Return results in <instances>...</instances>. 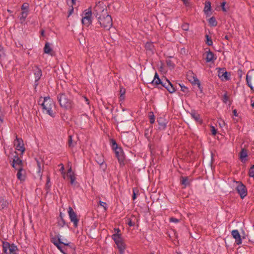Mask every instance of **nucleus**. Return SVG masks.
<instances>
[{
  "instance_id": "8fccbe9b",
  "label": "nucleus",
  "mask_w": 254,
  "mask_h": 254,
  "mask_svg": "<svg viewBox=\"0 0 254 254\" xmlns=\"http://www.w3.org/2000/svg\"><path fill=\"white\" fill-rule=\"evenodd\" d=\"M99 204L101 206H103L105 210H106L107 209V204L106 202L100 201Z\"/></svg>"
},
{
  "instance_id": "39448f33",
  "label": "nucleus",
  "mask_w": 254,
  "mask_h": 254,
  "mask_svg": "<svg viewBox=\"0 0 254 254\" xmlns=\"http://www.w3.org/2000/svg\"><path fill=\"white\" fill-rule=\"evenodd\" d=\"M112 238L114 240L116 244L119 249L120 252L123 254L125 250V245L121 238V234L115 233L112 235Z\"/></svg>"
},
{
  "instance_id": "6ab92c4d",
  "label": "nucleus",
  "mask_w": 254,
  "mask_h": 254,
  "mask_svg": "<svg viewBox=\"0 0 254 254\" xmlns=\"http://www.w3.org/2000/svg\"><path fill=\"white\" fill-rule=\"evenodd\" d=\"M206 61L207 63L213 62L214 60L216 59L214 58V55L213 53L210 51V50H209L208 51L206 52Z\"/></svg>"
},
{
  "instance_id": "052dcab7",
  "label": "nucleus",
  "mask_w": 254,
  "mask_h": 254,
  "mask_svg": "<svg viewBox=\"0 0 254 254\" xmlns=\"http://www.w3.org/2000/svg\"><path fill=\"white\" fill-rule=\"evenodd\" d=\"M183 1L184 4L186 6H189L190 5V0H182Z\"/></svg>"
},
{
  "instance_id": "c85d7f7f",
  "label": "nucleus",
  "mask_w": 254,
  "mask_h": 254,
  "mask_svg": "<svg viewBox=\"0 0 254 254\" xmlns=\"http://www.w3.org/2000/svg\"><path fill=\"white\" fill-rule=\"evenodd\" d=\"M248 156L247 155V150L244 148H243L241 150V151L240 153V158L242 160V161L243 160V159L246 158Z\"/></svg>"
},
{
  "instance_id": "a878e982",
  "label": "nucleus",
  "mask_w": 254,
  "mask_h": 254,
  "mask_svg": "<svg viewBox=\"0 0 254 254\" xmlns=\"http://www.w3.org/2000/svg\"><path fill=\"white\" fill-rule=\"evenodd\" d=\"M28 12V11H23L21 13V16L19 18L20 22L21 23H23L25 21V19L27 16Z\"/></svg>"
},
{
  "instance_id": "bb28decb",
  "label": "nucleus",
  "mask_w": 254,
  "mask_h": 254,
  "mask_svg": "<svg viewBox=\"0 0 254 254\" xmlns=\"http://www.w3.org/2000/svg\"><path fill=\"white\" fill-rule=\"evenodd\" d=\"M211 9V2L209 1H205V7L204 8V12L205 14H207L208 12L210 11Z\"/></svg>"
},
{
  "instance_id": "09e8293b",
  "label": "nucleus",
  "mask_w": 254,
  "mask_h": 254,
  "mask_svg": "<svg viewBox=\"0 0 254 254\" xmlns=\"http://www.w3.org/2000/svg\"><path fill=\"white\" fill-rule=\"evenodd\" d=\"M111 142L112 143V147L114 149L119 148L117 143L114 139H112Z\"/></svg>"
},
{
  "instance_id": "e433bc0d",
  "label": "nucleus",
  "mask_w": 254,
  "mask_h": 254,
  "mask_svg": "<svg viewBox=\"0 0 254 254\" xmlns=\"http://www.w3.org/2000/svg\"><path fill=\"white\" fill-rule=\"evenodd\" d=\"M149 117L150 124H153L155 122V117L152 112H150L149 113Z\"/></svg>"
},
{
  "instance_id": "f8f14e48",
  "label": "nucleus",
  "mask_w": 254,
  "mask_h": 254,
  "mask_svg": "<svg viewBox=\"0 0 254 254\" xmlns=\"http://www.w3.org/2000/svg\"><path fill=\"white\" fill-rule=\"evenodd\" d=\"M233 187L235 190H246V187L242 183L239 182H234Z\"/></svg>"
},
{
  "instance_id": "6e6552de",
  "label": "nucleus",
  "mask_w": 254,
  "mask_h": 254,
  "mask_svg": "<svg viewBox=\"0 0 254 254\" xmlns=\"http://www.w3.org/2000/svg\"><path fill=\"white\" fill-rule=\"evenodd\" d=\"M14 145L16 146V149L20 151L23 153L25 151L24 144L22 138H19L16 136V139L14 141Z\"/></svg>"
},
{
  "instance_id": "f704fd0d",
  "label": "nucleus",
  "mask_w": 254,
  "mask_h": 254,
  "mask_svg": "<svg viewBox=\"0 0 254 254\" xmlns=\"http://www.w3.org/2000/svg\"><path fill=\"white\" fill-rule=\"evenodd\" d=\"M120 98L121 100H124L125 99V94L126 93V89L124 88L123 87H120Z\"/></svg>"
},
{
  "instance_id": "72a5a7b5",
  "label": "nucleus",
  "mask_w": 254,
  "mask_h": 254,
  "mask_svg": "<svg viewBox=\"0 0 254 254\" xmlns=\"http://www.w3.org/2000/svg\"><path fill=\"white\" fill-rule=\"evenodd\" d=\"M65 225H66L67 227H68V224L66 223L64 219V218H62V219L58 220V226L60 227H63Z\"/></svg>"
},
{
  "instance_id": "37998d69",
  "label": "nucleus",
  "mask_w": 254,
  "mask_h": 254,
  "mask_svg": "<svg viewBox=\"0 0 254 254\" xmlns=\"http://www.w3.org/2000/svg\"><path fill=\"white\" fill-rule=\"evenodd\" d=\"M62 244L64 245V246H68L71 249H72L74 250H75V247L74 246V245L70 242L67 243H64V242H63Z\"/></svg>"
},
{
  "instance_id": "4be33fe9",
  "label": "nucleus",
  "mask_w": 254,
  "mask_h": 254,
  "mask_svg": "<svg viewBox=\"0 0 254 254\" xmlns=\"http://www.w3.org/2000/svg\"><path fill=\"white\" fill-rule=\"evenodd\" d=\"M181 184L184 185L185 187L190 185V180L189 179L188 177H181Z\"/></svg>"
},
{
  "instance_id": "ea45409f",
  "label": "nucleus",
  "mask_w": 254,
  "mask_h": 254,
  "mask_svg": "<svg viewBox=\"0 0 254 254\" xmlns=\"http://www.w3.org/2000/svg\"><path fill=\"white\" fill-rule=\"evenodd\" d=\"M29 8V4L28 3L25 2L21 6V9L23 11H28Z\"/></svg>"
},
{
  "instance_id": "ddd939ff",
  "label": "nucleus",
  "mask_w": 254,
  "mask_h": 254,
  "mask_svg": "<svg viewBox=\"0 0 254 254\" xmlns=\"http://www.w3.org/2000/svg\"><path fill=\"white\" fill-rule=\"evenodd\" d=\"M251 80H252L254 83V72L248 73L246 76V81L247 84L249 87H250V88L253 90V87L252 86L251 82Z\"/></svg>"
},
{
  "instance_id": "423d86ee",
  "label": "nucleus",
  "mask_w": 254,
  "mask_h": 254,
  "mask_svg": "<svg viewBox=\"0 0 254 254\" xmlns=\"http://www.w3.org/2000/svg\"><path fill=\"white\" fill-rule=\"evenodd\" d=\"M68 213L70 221L73 223L74 227H77L79 221V219L77 218L76 213L74 211L72 208L70 206H69L68 208Z\"/></svg>"
},
{
  "instance_id": "b1692460",
  "label": "nucleus",
  "mask_w": 254,
  "mask_h": 254,
  "mask_svg": "<svg viewBox=\"0 0 254 254\" xmlns=\"http://www.w3.org/2000/svg\"><path fill=\"white\" fill-rule=\"evenodd\" d=\"M145 48L147 51H148L151 54L153 53L154 45L152 42H147L145 45Z\"/></svg>"
},
{
  "instance_id": "2f4dec72",
  "label": "nucleus",
  "mask_w": 254,
  "mask_h": 254,
  "mask_svg": "<svg viewBox=\"0 0 254 254\" xmlns=\"http://www.w3.org/2000/svg\"><path fill=\"white\" fill-rule=\"evenodd\" d=\"M209 23L211 26H216L217 25V22L213 16L209 18Z\"/></svg>"
},
{
  "instance_id": "de8ad7c7",
  "label": "nucleus",
  "mask_w": 254,
  "mask_h": 254,
  "mask_svg": "<svg viewBox=\"0 0 254 254\" xmlns=\"http://www.w3.org/2000/svg\"><path fill=\"white\" fill-rule=\"evenodd\" d=\"M182 29L185 31H188L189 28V25L188 23H184L182 25Z\"/></svg>"
},
{
  "instance_id": "cd10ccee",
  "label": "nucleus",
  "mask_w": 254,
  "mask_h": 254,
  "mask_svg": "<svg viewBox=\"0 0 254 254\" xmlns=\"http://www.w3.org/2000/svg\"><path fill=\"white\" fill-rule=\"evenodd\" d=\"M191 117L197 122L199 123H202V120L200 119V115L196 113H191Z\"/></svg>"
},
{
  "instance_id": "79ce46f5",
  "label": "nucleus",
  "mask_w": 254,
  "mask_h": 254,
  "mask_svg": "<svg viewBox=\"0 0 254 254\" xmlns=\"http://www.w3.org/2000/svg\"><path fill=\"white\" fill-rule=\"evenodd\" d=\"M237 193L240 195L241 198L243 199L248 194V191H237Z\"/></svg>"
},
{
  "instance_id": "49530a36",
  "label": "nucleus",
  "mask_w": 254,
  "mask_h": 254,
  "mask_svg": "<svg viewBox=\"0 0 254 254\" xmlns=\"http://www.w3.org/2000/svg\"><path fill=\"white\" fill-rule=\"evenodd\" d=\"M74 145V144L72 142V136L71 135H69L68 139V146L69 147H73Z\"/></svg>"
},
{
  "instance_id": "7c9ffc66",
  "label": "nucleus",
  "mask_w": 254,
  "mask_h": 254,
  "mask_svg": "<svg viewBox=\"0 0 254 254\" xmlns=\"http://www.w3.org/2000/svg\"><path fill=\"white\" fill-rule=\"evenodd\" d=\"M166 63L170 69H172L174 68L175 64L170 59H166Z\"/></svg>"
},
{
  "instance_id": "412c9836",
  "label": "nucleus",
  "mask_w": 254,
  "mask_h": 254,
  "mask_svg": "<svg viewBox=\"0 0 254 254\" xmlns=\"http://www.w3.org/2000/svg\"><path fill=\"white\" fill-rule=\"evenodd\" d=\"M126 110L125 108L123 109V111L124 112ZM128 116L126 113L124 112H122L120 113L119 118L118 121H120L121 123L124 122L125 120H126L128 118Z\"/></svg>"
},
{
  "instance_id": "5701e85b",
  "label": "nucleus",
  "mask_w": 254,
  "mask_h": 254,
  "mask_svg": "<svg viewBox=\"0 0 254 254\" xmlns=\"http://www.w3.org/2000/svg\"><path fill=\"white\" fill-rule=\"evenodd\" d=\"M34 75H35V82H37L41 78V76L42 75V71L40 69L36 67V69L34 72Z\"/></svg>"
},
{
  "instance_id": "c756f323",
  "label": "nucleus",
  "mask_w": 254,
  "mask_h": 254,
  "mask_svg": "<svg viewBox=\"0 0 254 254\" xmlns=\"http://www.w3.org/2000/svg\"><path fill=\"white\" fill-rule=\"evenodd\" d=\"M35 160L36 161L37 167H38V170H37L38 176L40 178H41L42 174L41 173V162L39 160H38L37 159H35Z\"/></svg>"
},
{
  "instance_id": "9b49d317",
  "label": "nucleus",
  "mask_w": 254,
  "mask_h": 254,
  "mask_svg": "<svg viewBox=\"0 0 254 254\" xmlns=\"http://www.w3.org/2000/svg\"><path fill=\"white\" fill-rule=\"evenodd\" d=\"M233 237L235 239L236 243L239 245L242 243V238L239 231L237 230H234L231 232Z\"/></svg>"
},
{
  "instance_id": "c9c22d12",
  "label": "nucleus",
  "mask_w": 254,
  "mask_h": 254,
  "mask_svg": "<svg viewBox=\"0 0 254 254\" xmlns=\"http://www.w3.org/2000/svg\"><path fill=\"white\" fill-rule=\"evenodd\" d=\"M166 89L170 93H173L175 91V89L171 83Z\"/></svg>"
},
{
  "instance_id": "4c0bfd02",
  "label": "nucleus",
  "mask_w": 254,
  "mask_h": 254,
  "mask_svg": "<svg viewBox=\"0 0 254 254\" xmlns=\"http://www.w3.org/2000/svg\"><path fill=\"white\" fill-rule=\"evenodd\" d=\"M206 37V43L208 45V46H211L212 45V44H213V42H212V40L211 38L210 37H209L208 35H206L205 36Z\"/></svg>"
},
{
  "instance_id": "864d4df0",
  "label": "nucleus",
  "mask_w": 254,
  "mask_h": 254,
  "mask_svg": "<svg viewBox=\"0 0 254 254\" xmlns=\"http://www.w3.org/2000/svg\"><path fill=\"white\" fill-rule=\"evenodd\" d=\"M229 99V97L227 96V93H226L223 96V101L224 103H226Z\"/></svg>"
},
{
  "instance_id": "4d7b16f0",
  "label": "nucleus",
  "mask_w": 254,
  "mask_h": 254,
  "mask_svg": "<svg viewBox=\"0 0 254 254\" xmlns=\"http://www.w3.org/2000/svg\"><path fill=\"white\" fill-rule=\"evenodd\" d=\"M226 3V2L225 1H224V2H223L221 3V7H222V10H223V11H225V12L227 11V10H226V8H225V5Z\"/></svg>"
},
{
  "instance_id": "58836bf2",
  "label": "nucleus",
  "mask_w": 254,
  "mask_h": 254,
  "mask_svg": "<svg viewBox=\"0 0 254 254\" xmlns=\"http://www.w3.org/2000/svg\"><path fill=\"white\" fill-rule=\"evenodd\" d=\"M181 88V91L184 92L185 94H188L189 92L188 88L184 85H182L179 84Z\"/></svg>"
},
{
  "instance_id": "6e6d98bb",
  "label": "nucleus",
  "mask_w": 254,
  "mask_h": 254,
  "mask_svg": "<svg viewBox=\"0 0 254 254\" xmlns=\"http://www.w3.org/2000/svg\"><path fill=\"white\" fill-rule=\"evenodd\" d=\"M127 224L129 226H133L135 225V223L134 222H132L131 219H128L127 221Z\"/></svg>"
},
{
  "instance_id": "774afa93",
  "label": "nucleus",
  "mask_w": 254,
  "mask_h": 254,
  "mask_svg": "<svg viewBox=\"0 0 254 254\" xmlns=\"http://www.w3.org/2000/svg\"><path fill=\"white\" fill-rule=\"evenodd\" d=\"M233 114L236 117H237L238 116V114H237V110L236 109L234 110L233 111Z\"/></svg>"
},
{
  "instance_id": "0eeeda50",
  "label": "nucleus",
  "mask_w": 254,
  "mask_h": 254,
  "mask_svg": "<svg viewBox=\"0 0 254 254\" xmlns=\"http://www.w3.org/2000/svg\"><path fill=\"white\" fill-rule=\"evenodd\" d=\"M116 157L121 165H124L125 156L122 149L119 147L114 149Z\"/></svg>"
},
{
  "instance_id": "20e7f679",
  "label": "nucleus",
  "mask_w": 254,
  "mask_h": 254,
  "mask_svg": "<svg viewBox=\"0 0 254 254\" xmlns=\"http://www.w3.org/2000/svg\"><path fill=\"white\" fill-rule=\"evenodd\" d=\"M2 251L5 254H17L18 249L14 244H10L7 242L2 241Z\"/></svg>"
},
{
  "instance_id": "a19ab883",
  "label": "nucleus",
  "mask_w": 254,
  "mask_h": 254,
  "mask_svg": "<svg viewBox=\"0 0 254 254\" xmlns=\"http://www.w3.org/2000/svg\"><path fill=\"white\" fill-rule=\"evenodd\" d=\"M171 82L168 79H166L165 81H163L161 85L165 87V88H167V87L170 85Z\"/></svg>"
},
{
  "instance_id": "680f3d73",
  "label": "nucleus",
  "mask_w": 254,
  "mask_h": 254,
  "mask_svg": "<svg viewBox=\"0 0 254 254\" xmlns=\"http://www.w3.org/2000/svg\"><path fill=\"white\" fill-rule=\"evenodd\" d=\"M57 247V248L62 252L63 253V254H65L64 252V251L62 249V247L60 246V244H58V246H56Z\"/></svg>"
},
{
  "instance_id": "5fc2aeb1",
  "label": "nucleus",
  "mask_w": 254,
  "mask_h": 254,
  "mask_svg": "<svg viewBox=\"0 0 254 254\" xmlns=\"http://www.w3.org/2000/svg\"><path fill=\"white\" fill-rule=\"evenodd\" d=\"M144 80L145 82L148 83L153 84L154 83H151V81H152L153 79H152V77L150 78V79H148V76H145L144 77Z\"/></svg>"
},
{
  "instance_id": "4468645a",
  "label": "nucleus",
  "mask_w": 254,
  "mask_h": 254,
  "mask_svg": "<svg viewBox=\"0 0 254 254\" xmlns=\"http://www.w3.org/2000/svg\"><path fill=\"white\" fill-rule=\"evenodd\" d=\"M157 122L159 125V129L161 130L164 129L166 127V120L163 117L158 118Z\"/></svg>"
},
{
  "instance_id": "a18cd8bd",
  "label": "nucleus",
  "mask_w": 254,
  "mask_h": 254,
  "mask_svg": "<svg viewBox=\"0 0 254 254\" xmlns=\"http://www.w3.org/2000/svg\"><path fill=\"white\" fill-rule=\"evenodd\" d=\"M50 177L48 176L47 178V182H46V186H45L46 189L49 190L50 189Z\"/></svg>"
},
{
  "instance_id": "13d9d810",
  "label": "nucleus",
  "mask_w": 254,
  "mask_h": 254,
  "mask_svg": "<svg viewBox=\"0 0 254 254\" xmlns=\"http://www.w3.org/2000/svg\"><path fill=\"white\" fill-rule=\"evenodd\" d=\"M69 174L70 175H74V173L72 172L71 168L70 167L68 170L67 173V177L69 176Z\"/></svg>"
},
{
  "instance_id": "bf43d9fd",
  "label": "nucleus",
  "mask_w": 254,
  "mask_h": 254,
  "mask_svg": "<svg viewBox=\"0 0 254 254\" xmlns=\"http://www.w3.org/2000/svg\"><path fill=\"white\" fill-rule=\"evenodd\" d=\"M211 132L213 135H215L217 133V130L214 127H211Z\"/></svg>"
},
{
  "instance_id": "e2e57ef3",
  "label": "nucleus",
  "mask_w": 254,
  "mask_h": 254,
  "mask_svg": "<svg viewBox=\"0 0 254 254\" xmlns=\"http://www.w3.org/2000/svg\"><path fill=\"white\" fill-rule=\"evenodd\" d=\"M158 78H159V76H158V75L157 73V72H156V73H155V75H154V79L152 80V81H151V83H154V80H155L156 79Z\"/></svg>"
},
{
  "instance_id": "f257e3e1",
  "label": "nucleus",
  "mask_w": 254,
  "mask_h": 254,
  "mask_svg": "<svg viewBox=\"0 0 254 254\" xmlns=\"http://www.w3.org/2000/svg\"><path fill=\"white\" fill-rule=\"evenodd\" d=\"M93 13L101 27L109 30L112 27L113 20L109 14L107 7L102 1H98L94 8Z\"/></svg>"
},
{
  "instance_id": "dca6fc26",
  "label": "nucleus",
  "mask_w": 254,
  "mask_h": 254,
  "mask_svg": "<svg viewBox=\"0 0 254 254\" xmlns=\"http://www.w3.org/2000/svg\"><path fill=\"white\" fill-rule=\"evenodd\" d=\"M16 170H18V172L17 173V178L21 181L24 180V179H25V175H24L25 171L23 169L22 167H18L16 169Z\"/></svg>"
},
{
  "instance_id": "2eb2a0df",
  "label": "nucleus",
  "mask_w": 254,
  "mask_h": 254,
  "mask_svg": "<svg viewBox=\"0 0 254 254\" xmlns=\"http://www.w3.org/2000/svg\"><path fill=\"white\" fill-rule=\"evenodd\" d=\"M44 53L46 54H50L52 56H55V52L53 51V49L50 46V43L46 42L44 48Z\"/></svg>"
},
{
  "instance_id": "0e129e2a",
  "label": "nucleus",
  "mask_w": 254,
  "mask_h": 254,
  "mask_svg": "<svg viewBox=\"0 0 254 254\" xmlns=\"http://www.w3.org/2000/svg\"><path fill=\"white\" fill-rule=\"evenodd\" d=\"M188 79L190 82V79L193 80V78H192L193 77H196L194 75H188Z\"/></svg>"
},
{
  "instance_id": "f03ea898",
  "label": "nucleus",
  "mask_w": 254,
  "mask_h": 254,
  "mask_svg": "<svg viewBox=\"0 0 254 254\" xmlns=\"http://www.w3.org/2000/svg\"><path fill=\"white\" fill-rule=\"evenodd\" d=\"M57 99L60 106L65 110H70L73 107L72 100L65 93H61L57 95Z\"/></svg>"
},
{
  "instance_id": "603ef678",
  "label": "nucleus",
  "mask_w": 254,
  "mask_h": 254,
  "mask_svg": "<svg viewBox=\"0 0 254 254\" xmlns=\"http://www.w3.org/2000/svg\"><path fill=\"white\" fill-rule=\"evenodd\" d=\"M162 82L163 81H161L159 78H158L154 80V83H155V84L158 85L159 84H162Z\"/></svg>"
},
{
  "instance_id": "393cba45",
  "label": "nucleus",
  "mask_w": 254,
  "mask_h": 254,
  "mask_svg": "<svg viewBox=\"0 0 254 254\" xmlns=\"http://www.w3.org/2000/svg\"><path fill=\"white\" fill-rule=\"evenodd\" d=\"M193 80L190 79V82L192 84H197V87H198L199 89L201 92L202 91V87L201 86L200 82L199 80L197 78V77H193Z\"/></svg>"
},
{
  "instance_id": "3c124183",
  "label": "nucleus",
  "mask_w": 254,
  "mask_h": 254,
  "mask_svg": "<svg viewBox=\"0 0 254 254\" xmlns=\"http://www.w3.org/2000/svg\"><path fill=\"white\" fill-rule=\"evenodd\" d=\"M169 221L171 222H174V223H178L179 222V220L174 217H171L169 219Z\"/></svg>"
},
{
  "instance_id": "1a4fd4ad",
  "label": "nucleus",
  "mask_w": 254,
  "mask_h": 254,
  "mask_svg": "<svg viewBox=\"0 0 254 254\" xmlns=\"http://www.w3.org/2000/svg\"><path fill=\"white\" fill-rule=\"evenodd\" d=\"M218 76L222 80H228L230 79V73L226 71L225 68H219Z\"/></svg>"
},
{
  "instance_id": "473e14b6",
  "label": "nucleus",
  "mask_w": 254,
  "mask_h": 254,
  "mask_svg": "<svg viewBox=\"0 0 254 254\" xmlns=\"http://www.w3.org/2000/svg\"><path fill=\"white\" fill-rule=\"evenodd\" d=\"M70 179V183L72 185H75L76 182H75L76 178L75 175H70L69 174V176L67 177Z\"/></svg>"
},
{
  "instance_id": "f3484780",
  "label": "nucleus",
  "mask_w": 254,
  "mask_h": 254,
  "mask_svg": "<svg viewBox=\"0 0 254 254\" xmlns=\"http://www.w3.org/2000/svg\"><path fill=\"white\" fill-rule=\"evenodd\" d=\"M12 166L15 169L17 168L18 167H22V161L19 157L16 156L13 160Z\"/></svg>"
},
{
  "instance_id": "9d476101",
  "label": "nucleus",
  "mask_w": 254,
  "mask_h": 254,
  "mask_svg": "<svg viewBox=\"0 0 254 254\" xmlns=\"http://www.w3.org/2000/svg\"><path fill=\"white\" fill-rule=\"evenodd\" d=\"M92 14L91 11L86 12L85 16L82 19V23L83 24L88 26L92 22L91 15Z\"/></svg>"
},
{
  "instance_id": "a211bd4d",
  "label": "nucleus",
  "mask_w": 254,
  "mask_h": 254,
  "mask_svg": "<svg viewBox=\"0 0 254 254\" xmlns=\"http://www.w3.org/2000/svg\"><path fill=\"white\" fill-rule=\"evenodd\" d=\"M9 203L7 200L2 197H0V210L7 208Z\"/></svg>"
},
{
  "instance_id": "69168bd1",
  "label": "nucleus",
  "mask_w": 254,
  "mask_h": 254,
  "mask_svg": "<svg viewBox=\"0 0 254 254\" xmlns=\"http://www.w3.org/2000/svg\"><path fill=\"white\" fill-rule=\"evenodd\" d=\"M60 166H61V168L60 169V171L63 172L64 169V165L63 164H61L60 165Z\"/></svg>"
},
{
  "instance_id": "7ed1b4c3",
  "label": "nucleus",
  "mask_w": 254,
  "mask_h": 254,
  "mask_svg": "<svg viewBox=\"0 0 254 254\" xmlns=\"http://www.w3.org/2000/svg\"><path fill=\"white\" fill-rule=\"evenodd\" d=\"M41 106L44 111H45L47 114L53 117L55 116V104L50 99V97H46L44 98V101L42 103Z\"/></svg>"
},
{
  "instance_id": "aec40b11",
  "label": "nucleus",
  "mask_w": 254,
  "mask_h": 254,
  "mask_svg": "<svg viewBox=\"0 0 254 254\" xmlns=\"http://www.w3.org/2000/svg\"><path fill=\"white\" fill-rule=\"evenodd\" d=\"M61 237L59 235L56 236L51 238V242L54 244L56 246H58V244H62L63 242L61 241Z\"/></svg>"
},
{
  "instance_id": "c03bdc74",
  "label": "nucleus",
  "mask_w": 254,
  "mask_h": 254,
  "mask_svg": "<svg viewBox=\"0 0 254 254\" xmlns=\"http://www.w3.org/2000/svg\"><path fill=\"white\" fill-rule=\"evenodd\" d=\"M249 176L251 177H254V165L250 169Z\"/></svg>"
},
{
  "instance_id": "338daca9",
  "label": "nucleus",
  "mask_w": 254,
  "mask_h": 254,
  "mask_svg": "<svg viewBox=\"0 0 254 254\" xmlns=\"http://www.w3.org/2000/svg\"><path fill=\"white\" fill-rule=\"evenodd\" d=\"M97 162L98 164H99L100 165H102L104 162V161L103 160H99L98 161H97Z\"/></svg>"
}]
</instances>
